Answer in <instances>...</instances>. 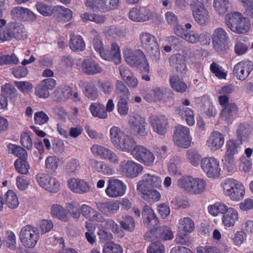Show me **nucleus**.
I'll return each mask as SVG.
<instances>
[{
    "label": "nucleus",
    "instance_id": "1",
    "mask_svg": "<svg viewBox=\"0 0 253 253\" xmlns=\"http://www.w3.org/2000/svg\"><path fill=\"white\" fill-rule=\"evenodd\" d=\"M124 54L126 62L133 67L139 69L142 73H148L149 66L146 56L140 50L133 52L131 49L126 48Z\"/></svg>",
    "mask_w": 253,
    "mask_h": 253
},
{
    "label": "nucleus",
    "instance_id": "2",
    "mask_svg": "<svg viewBox=\"0 0 253 253\" xmlns=\"http://www.w3.org/2000/svg\"><path fill=\"white\" fill-rule=\"evenodd\" d=\"M221 186L224 194L232 201H239L243 199L245 189L240 181L233 178L226 179L222 182Z\"/></svg>",
    "mask_w": 253,
    "mask_h": 253
},
{
    "label": "nucleus",
    "instance_id": "3",
    "mask_svg": "<svg viewBox=\"0 0 253 253\" xmlns=\"http://www.w3.org/2000/svg\"><path fill=\"white\" fill-rule=\"evenodd\" d=\"M19 238L24 247L27 248H33L40 239V233L37 227L31 225H27L21 228Z\"/></svg>",
    "mask_w": 253,
    "mask_h": 253
},
{
    "label": "nucleus",
    "instance_id": "4",
    "mask_svg": "<svg viewBox=\"0 0 253 253\" xmlns=\"http://www.w3.org/2000/svg\"><path fill=\"white\" fill-rule=\"evenodd\" d=\"M212 43L217 52L224 53L229 49L228 37L222 28H218L214 30L212 36Z\"/></svg>",
    "mask_w": 253,
    "mask_h": 253
},
{
    "label": "nucleus",
    "instance_id": "5",
    "mask_svg": "<svg viewBox=\"0 0 253 253\" xmlns=\"http://www.w3.org/2000/svg\"><path fill=\"white\" fill-rule=\"evenodd\" d=\"M139 37L142 47L150 55L157 58L160 54V50L155 37L147 32L142 33Z\"/></svg>",
    "mask_w": 253,
    "mask_h": 253
},
{
    "label": "nucleus",
    "instance_id": "6",
    "mask_svg": "<svg viewBox=\"0 0 253 253\" xmlns=\"http://www.w3.org/2000/svg\"><path fill=\"white\" fill-rule=\"evenodd\" d=\"M173 140L174 144L179 147L187 148L190 146L191 138L189 129L186 126L179 125L175 126Z\"/></svg>",
    "mask_w": 253,
    "mask_h": 253
},
{
    "label": "nucleus",
    "instance_id": "7",
    "mask_svg": "<svg viewBox=\"0 0 253 253\" xmlns=\"http://www.w3.org/2000/svg\"><path fill=\"white\" fill-rule=\"evenodd\" d=\"M201 167L209 178H215L220 175L219 161L214 157L203 158L201 161Z\"/></svg>",
    "mask_w": 253,
    "mask_h": 253
},
{
    "label": "nucleus",
    "instance_id": "8",
    "mask_svg": "<svg viewBox=\"0 0 253 253\" xmlns=\"http://www.w3.org/2000/svg\"><path fill=\"white\" fill-rule=\"evenodd\" d=\"M131 155L139 163L146 166L153 165L155 160L153 153L141 145L135 147L131 152Z\"/></svg>",
    "mask_w": 253,
    "mask_h": 253
},
{
    "label": "nucleus",
    "instance_id": "9",
    "mask_svg": "<svg viewBox=\"0 0 253 253\" xmlns=\"http://www.w3.org/2000/svg\"><path fill=\"white\" fill-rule=\"evenodd\" d=\"M36 179L40 186L49 192L56 193L59 190L60 183L55 177L45 173H38Z\"/></svg>",
    "mask_w": 253,
    "mask_h": 253
},
{
    "label": "nucleus",
    "instance_id": "10",
    "mask_svg": "<svg viewBox=\"0 0 253 253\" xmlns=\"http://www.w3.org/2000/svg\"><path fill=\"white\" fill-rule=\"evenodd\" d=\"M120 169L125 176L131 178L136 177L143 170V167L140 164L132 160L122 161Z\"/></svg>",
    "mask_w": 253,
    "mask_h": 253
},
{
    "label": "nucleus",
    "instance_id": "11",
    "mask_svg": "<svg viewBox=\"0 0 253 253\" xmlns=\"http://www.w3.org/2000/svg\"><path fill=\"white\" fill-rule=\"evenodd\" d=\"M131 129L134 134L138 136H145L148 134L146 130V123L145 119L138 114L130 117L128 121Z\"/></svg>",
    "mask_w": 253,
    "mask_h": 253
},
{
    "label": "nucleus",
    "instance_id": "12",
    "mask_svg": "<svg viewBox=\"0 0 253 253\" xmlns=\"http://www.w3.org/2000/svg\"><path fill=\"white\" fill-rule=\"evenodd\" d=\"M125 190L126 186L122 181L117 179H111L109 180L105 192L109 197L116 198L123 196Z\"/></svg>",
    "mask_w": 253,
    "mask_h": 253
},
{
    "label": "nucleus",
    "instance_id": "13",
    "mask_svg": "<svg viewBox=\"0 0 253 253\" xmlns=\"http://www.w3.org/2000/svg\"><path fill=\"white\" fill-rule=\"evenodd\" d=\"M253 68V63L248 60L242 61L236 64L233 69V75L240 80H245Z\"/></svg>",
    "mask_w": 253,
    "mask_h": 253
},
{
    "label": "nucleus",
    "instance_id": "14",
    "mask_svg": "<svg viewBox=\"0 0 253 253\" xmlns=\"http://www.w3.org/2000/svg\"><path fill=\"white\" fill-rule=\"evenodd\" d=\"M120 0H94L93 1L87 0L85 2L86 6L91 8L98 7L103 11H109L118 8Z\"/></svg>",
    "mask_w": 253,
    "mask_h": 253
},
{
    "label": "nucleus",
    "instance_id": "15",
    "mask_svg": "<svg viewBox=\"0 0 253 253\" xmlns=\"http://www.w3.org/2000/svg\"><path fill=\"white\" fill-rule=\"evenodd\" d=\"M2 34H1V41L10 40L16 34L25 33L24 25L19 23H10L6 27L2 29Z\"/></svg>",
    "mask_w": 253,
    "mask_h": 253
},
{
    "label": "nucleus",
    "instance_id": "16",
    "mask_svg": "<svg viewBox=\"0 0 253 253\" xmlns=\"http://www.w3.org/2000/svg\"><path fill=\"white\" fill-rule=\"evenodd\" d=\"M83 73L87 75H94L103 71L102 67L96 61L91 59H84L81 64Z\"/></svg>",
    "mask_w": 253,
    "mask_h": 253
},
{
    "label": "nucleus",
    "instance_id": "17",
    "mask_svg": "<svg viewBox=\"0 0 253 253\" xmlns=\"http://www.w3.org/2000/svg\"><path fill=\"white\" fill-rule=\"evenodd\" d=\"M193 16L195 20L200 25H206L210 21L209 11L202 3L196 4L193 9Z\"/></svg>",
    "mask_w": 253,
    "mask_h": 253
},
{
    "label": "nucleus",
    "instance_id": "18",
    "mask_svg": "<svg viewBox=\"0 0 253 253\" xmlns=\"http://www.w3.org/2000/svg\"><path fill=\"white\" fill-rule=\"evenodd\" d=\"M67 183L70 189L76 193H87L89 191L90 189L87 182L78 178H71L67 181Z\"/></svg>",
    "mask_w": 253,
    "mask_h": 253
},
{
    "label": "nucleus",
    "instance_id": "19",
    "mask_svg": "<svg viewBox=\"0 0 253 253\" xmlns=\"http://www.w3.org/2000/svg\"><path fill=\"white\" fill-rule=\"evenodd\" d=\"M145 226L148 228H155L159 221L153 210L148 205L143 207L142 211Z\"/></svg>",
    "mask_w": 253,
    "mask_h": 253
},
{
    "label": "nucleus",
    "instance_id": "20",
    "mask_svg": "<svg viewBox=\"0 0 253 253\" xmlns=\"http://www.w3.org/2000/svg\"><path fill=\"white\" fill-rule=\"evenodd\" d=\"M81 211L82 215L89 221L101 223L105 221V217L99 212L88 206L83 205Z\"/></svg>",
    "mask_w": 253,
    "mask_h": 253
},
{
    "label": "nucleus",
    "instance_id": "21",
    "mask_svg": "<svg viewBox=\"0 0 253 253\" xmlns=\"http://www.w3.org/2000/svg\"><path fill=\"white\" fill-rule=\"evenodd\" d=\"M150 122L155 132L161 135L165 133L168 125V119L166 117L163 115L152 117Z\"/></svg>",
    "mask_w": 253,
    "mask_h": 253
},
{
    "label": "nucleus",
    "instance_id": "22",
    "mask_svg": "<svg viewBox=\"0 0 253 253\" xmlns=\"http://www.w3.org/2000/svg\"><path fill=\"white\" fill-rule=\"evenodd\" d=\"M169 61L170 66L175 69L177 72L185 73L187 68L185 57L183 55L179 53L174 54L171 56Z\"/></svg>",
    "mask_w": 253,
    "mask_h": 253
},
{
    "label": "nucleus",
    "instance_id": "23",
    "mask_svg": "<svg viewBox=\"0 0 253 253\" xmlns=\"http://www.w3.org/2000/svg\"><path fill=\"white\" fill-rule=\"evenodd\" d=\"M96 208L102 213L111 215L117 211L119 208V203L117 201H107L96 203Z\"/></svg>",
    "mask_w": 253,
    "mask_h": 253
},
{
    "label": "nucleus",
    "instance_id": "24",
    "mask_svg": "<svg viewBox=\"0 0 253 253\" xmlns=\"http://www.w3.org/2000/svg\"><path fill=\"white\" fill-rule=\"evenodd\" d=\"M224 142V138L223 134L217 131L211 133L208 141V146L213 151L219 149Z\"/></svg>",
    "mask_w": 253,
    "mask_h": 253
},
{
    "label": "nucleus",
    "instance_id": "25",
    "mask_svg": "<svg viewBox=\"0 0 253 253\" xmlns=\"http://www.w3.org/2000/svg\"><path fill=\"white\" fill-rule=\"evenodd\" d=\"M102 58L109 61L113 60L116 64L120 63L121 58L119 46L116 43H113L111 50L105 49Z\"/></svg>",
    "mask_w": 253,
    "mask_h": 253
},
{
    "label": "nucleus",
    "instance_id": "26",
    "mask_svg": "<svg viewBox=\"0 0 253 253\" xmlns=\"http://www.w3.org/2000/svg\"><path fill=\"white\" fill-rule=\"evenodd\" d=\"M183 39L191 43H195L198 42L207 43L209 42L210 41L209 34L203 33L199 35L193 32H187Z\"/></svg>",
    "mask_w": 253,
    "mask_h": 253
},
{
    "label": "nucleus",
    "instance_id": "27",
    "mask_svg": "<svg viewBox=\"0 0 253 253\" xmlns=\"http://www.w3.org/2000/svg\"><path fill=\"white\" fill-rule=\"evenodd\" d=\"M243 15L241 13L234 11L227 14L225 17V21L227 27L232 32L234 30L239 22L243 18Z\"/></svg>",
    "mask_w": 253,
    "mask_h": 253
},
{
    "label": "nucleus",
    "instance_id": "28",
    "mask_svg": "<svg viewBox=\"0 0 253 253\" xmlns=\"http://www.w3.org/2000/svg\"><path fill=\"white\" fill-rule=\"evenodd\" d=\"M137 146L133 138L126 135L124 138L121 139L116 148L123 152H130L131 155V152Z\"/></svg>",
    "mask_w": 253,
    "mask_h": 253
},
{
    "label": "nucleus",
    "instance_id": "29",
    "mask_svg": "<svg viewBox=\"0 0 253 253\" xmlns=\"http://www.w3.org/2000/svg\"><path fill=\"white\" fill-rule=\"evenodd\" d=\"M238 112V108L235 103L227 104L221 111V118L228 122Z\"/></svg>",
    "mask_w": 253,
    "mask_h": 253
},
{
    "label": "nucleus",
    "instance_id": "30",
    "mask_svg": "<svg viewBox=\"0 0 253 253\" xmlns=\"http://www.w3.org/2000/svg\"><path fill=\"white\" fill-rule=\"evenodd\" d=\"M69 46L73 51H82L84 50L85 42L83 38L80 35L72 34L69 41Z\"/></svg>",
    "mask_w": 253,
    "mask_h": 253
},
{
    "label": "nucleus",
    "instance_id": "31",
    "mask_svg": "<svg viewBox=\"0 0 253 253\" xmlns=\"http://www.w3.org/2000/svg\"><path fill=\"white\" fill-rule=\"evenodd\" d=\"M1 204L6 205L9 208L15 209L19 205V201L16 194L12 190H8L1 200Z\"/></svg>",
    "mask_w": 253,
    "mask_h": 253
},
{
    "label": "nucleus",
    "instance_id": "32",
    "mask_svg": "<svg viewBox=\"0 0 253 253\" xmlns=\"http://www.w3.org/2000/svg\"><path fill=\"white\" fill-rule=\"evenodd\" d=\"M169 82L172 88L178 92L184 93L186 91L188 88L186 83L176 75L170 76Z\"/></svg>",
    "mask_w": 253,
    "mask_h": 253
},
{
    "label": "nucleus",
    "instance_id": "33",
    "mask_svg": "<svg viewBox=\"0 0 253 253\" xmlns=\"http://www.w3.org/2000/svg\"><path fill=\"white\" fill-rule=\"evenodd\" d=\"M194 229L195 223L191 218L186 217L179 220L178 225L179 232L190 234L194 231Z\"/></svg>",
    "mask_w": 253,
    "mask_h": 253
},
{
    "label": "nucleus",
    "instance_id": "34",
    "mask_svg": "<svg viewBox=\"0 0 253 253\" xmlns=\"http://www.w3.org/2000/svg\"><path fill=\"white\" fill-rule=\"evenodd\" d=\"M238 219V212L233 208H229L222 218V222L225 226H233Z\"/></svg>",
    "mask_w": 253,
    "mask_h": 253
},
{
    "label": "nucleus",
    "instance_id": "35",
    "mask_svg": "<svg viewBox=\"0 0 253 253\" xmlns=\"http://www.w3.org/2000/svg\"><path fill=\"white\" fill-rule=\"evenodd\" d=\"M110 135L112 143L116 148L126 134L118 127L113 126L110 130Z\"/></svg>",
    "mask_w": 253,
    "mask_h": 253
},
{
    "label": "nucleus",
    "instance_id": "36",
    "mask_svg": "<svg viewBox=\"0 0 253 253\" xmlns=\"http://www.w3.org/2000/svg\"><path fill=\"white\" fill-rule=\"evenodd\" d=\"M141 22L151 20L156 22L159 20V15L155 11H152L146 7L140 8Z\"/></svg>",
    "mask_w": 253,
    "mask_h": 253
},
{
    "label": "nucleus",
    "instance_id": "37",
    "mask_svg": "<svg viewBox=\"0 0 253 253\" xmlns=\"http://www.w3.org/2000/svg\"><path fill=\"white\" fill-rule=\"evenodd\" d=\"M213 7L219 14L226 13L232 7L228 0H214Z\"/></svg>",
    "mask_w": 253,
    "mask_h": 253
},
{
    "label": "nucleus",
    "instance_id": "38",
    "mask_svg": "<svg viewBox=\"0 0 253 253\" xmlns=\"http://www.w3.org/2000/svg\"><path fill=\"white\" fill-rule=\"evenodd\" d=\"M194 178L190 176H183L177 181L178 186L184 191L191 193Z\"/></svg>",
    "mask_w": 253,
    "mask_h": 253
},
{
    "label": "nucleus",
    "instance_id": "39",
    "mask_svg": "<svg viewBox=\"0 0 253 253\" xmlns=\"http://www.w3.org/2000/svg\"><path fill=\"white\" fill-rule=\"evenodd\" d=\"M116 87L118 99H129L130 92L124 83L121 81H117Z\"/></svg>",
    "mask_w": 253,
    "mask_h": 253
},
{
    "label": "nucleus",
    "instance_id": "40",
    "mask_svg": "<svg viewBox=\"0 0 253 253\" xmlns=\"http://www.w3.org/2000/svg\"><path fill=\"white\" fill-rule=\"evenodd\" d=\"M54 93L56 100H65L71 95V89L68 86H60L54 91Z\"/></svg>",
    "mask_w": 253,
    "mask_h": 253
},
{
    "label": "nucleus",
    "instance_id": "41",
    "mask_svg": "<svg viewBox=\"0 0 253 253\" xmlns=\"http://www.w3.org/2000/svg\"><path fill=\"white\" fill-rule=\"evenodd\" d=\"M51 214L61 220L65 222L68 221L65 210L59 205L55 204L51 207Z\"/></svg>",
    "mask_w": 253,
    "mask_h": 253
},
{
    "label": "nucleus",
    "instance_id": "42",
    "mask_svg": "<svg viewBox=\"0 0 253 253\" xmlns=\"http://www.w3.org/2000/svg\"><path fill=\"white\" fill-rule=\"evenodd\" d=\"M92 115L95 117L104 119L107 116V114L104 109V106L98 104H92L89 108Z\"/></svg>",
    "mask_w": 253,
    "mask_h": 253
},
{
    "label": "nucleus",
    "instance_id": "43",
    "mask_svg": "<svg viewBox=\"0 0 253 253\" xmlns=\"http://www.w3.org/2000/svg\"><path fill=\"white\" fill-rule=\"evenodd\" d=\"M206 188L205 180L200 178H194L192 187L191 194H201L203 193Z\"/></svg>",
    "mask_w": 253,
    "mask_h": 253
},
{
    "label": "nucleus",
    "instance_id": "44",
    "mask_svg": "<svg viewBox=\"0 0 253 253\" xmlns=\"http://www.w3.org/2000/svg\"><path fill=\"white\" fill-rule=\"evenodd\" d=\"M251 132V128L248 126L241 125L237 130V138L238 140L242 143L248 140Z\"/></svg>",
    "mask_w": 253,
    "mask_h": 253
},
{
    "label": "nucleus",
    "instance_id": "45",
    "mask_svg": "<svg viewBox=\"0 0 253 253\" xmlns=\"http://www.w3.org/2000/svg\"><path fill=\"white\" fill-rule=\"evenodd\" d=\"M250 28V24L247 18L243 17L233 31V32L238 34H243L247 33Z\"/></svg>",
    "mask_w": 253,
    "mask_h": 253
},
{
    "label": "nucleus",
    "instance_id": "46",
    "mask_svg": "<svg viewBox=\"0 0 253 253\" xmlns=\"http://www.w3.org/2000/svg\"><path fill=\"white\" fill-rule=\"evenodd\" d=\"M143 178L153 188H159L161 186L162 180L160 177L155 174L147 173Z\"/></svg>",
    "mask_w": 253,
    "mask_h": 253
},
{
    "label": "nucleus",
    "instance_id": "47",
    "mask_svg": "<svg viewBox=\"0 0 253 253\" xmlns=\"http://www.w3.org/2000/svg\"><path fill=\"white\" fill-rule=\"evenodd\" d=\"M165 246L159 241L151 243L147 250V253H165Z\"/></svg>",
    "mask_w": 253,
    "mask_h": 253
},
{
    "label": "nucleus",
    "instance_id": "48",
    "mask_svg": "<svg viewBox=\"0 0 253 253\" xmlns=\"http://www.w3.org/2000/svg\"><path fill=\"white\" fill-rule=\"evenodd\" d=\"M26 160H17L14 163L16 170L22 174H27L30 169V166Z\"/></svg>",
    "mask_w": 253,
    "mask_h": 253
},
{
    "label": "nucleus",
    "instance_id": "49",
    "mask_svg": "<svg viewBox=\"0 0 253 253\" xmlns=\"http://www.w3.org/2000/svg\"><path fill=\"white\" fill-rule=\"evenodd\" d=\"M97 227L98 229L97 234L101 242H105L112 239V234L108 232L102 224H97Z\"/></svg>",
    "mask_w": 253,
    "mask_h": 253
},
{
    "label": "nucleus",
    "instance_id": "50",
    "mask_svg": "<svg viewBox=\"0 0 253 253\" xmlns=\"http://www.w3.org/2000/svg\"><path fill=\"white\" fill-rule=\"evenodd\" d=\"M122 248L119 244L114 242L106 244L103 248V253H123Z\"/></svg>",
    "mask_w": 253,
    "mask_h": 253
},
{
    "label": "nucleus",
    "instance_id": "51",
    "mask_svg": "<svg viewBox=\"0 0 253 253\" xmlns=\"http://www.w3.org/2000/svg\"><path fill=\"white\" fill-rule=\"evenodd\" d=\"M152 188V187L144 178L142 180L139 181L137 184V190L142 198H143V196L147 194Z\"/></svg>",
    "mask_w": 253,
    "mask_h": 253
},
{
    "label": "nucleus",
    "instance_id": "52",
    "mask_svg": "<svg viewBox=\"0 0 253 253\" xmlns=\"http://www.w3.org/2000/svg\"><path fill=\"white\" fill-rule=\"evenodd\" d=\"M128 100L129 99H118L117 110L121 116H126L128 114Z\"/></svg>",
    "mask_w": 253,
    "mask_h": 253
},
{
    "label": "nucleus",
    "instance_id": "53",
    "mask_svg": "<svg viewBox=\"0 0 253 253\" xmlns=\"http://www.w3.org/2000/svg\"><path fill=\"white\" fill-rule=\"evenodd\" d=\"M58 158L56 157H48L45 160V168L48 172L54 171L58 167Z\"/></svg>",
    "mask_w": 253,
    "mask_h": 253
},
{
    "label": "nucleus",
    "instance_id": "54",
    "mask_svg": "<svg viewBox=\"0 0 253 253\" xmlns=\"http://www.w3.org/2000/svg\"><path fill=\"white\" fill-rule=\"evenodd\" d=\"M122 227L126 230L132 231L135 227V222L132 217L126 216L124 219L120 222Z\"/></svg>",
    "mask_w": 253,
    "mask_h": 253
},
{
    "label": "nucleus",
    "instance_id": "55",
    "mask_svg": "<svg viewBox=\"0 0 253 253\" xmlns=\"http://www.w3.org/2000/svg\"><path fill=\"white\" fill-rule=\"evenodd\" d=\"M142 198L148 202H156L160 200L161 194L157 190L152 188Z\"/></svg>",
    "mask_w": 253,
    "mask_h": 253
},
{
    "label": "nucleus",
    "instance_id": "56",
    "mask_svg": "<svg viewBox=\"0 0 253 253\" xmlns=\"http://www.w3.org/2000/svg\"><path fill=\"white\" fill-rule=\"evenodd\" d=\"M12 154L19 158V160L26 159L27 153L26 151L20 146L11 145L9 147Z\"/></svg>",
    "mask_w": 253,
    "mask_h": 253
},
{
    "label": "nucleus",
    "instance_id": "57",
    "mask_svg": "<svg viewBox=\"0 0 253 253\" xmlns=\"http://www.w3.org/2000/svg\"><path fill=\"white\" fill-rule=\"evenodd\" d=\"M187 158L189 162L194 166L199 164L201 156L195 150L190 149L187 152Z\"/></svg>",
    "mask_w": 253,
    "mask_h": 253
},
{
    "label": "nucleus",
    "instance_id": "58",
    "mask_svg": "<svg viewBox=\"0 0 253 253\" xmlns=\"http://www.w3.org/2000/svg\"><path fill=\"white\" fill-rule=\"evenodd\" d=\"M157 232L160 233V238L164 240H170L173 236L170 229L166 227H160L156 229Z\"/></svg>",
    "mask_w": 253,
    "mask_h": 253
},
{
    "label": "nucleus",
    "instance_id": "59",
    "mask_svg": "<svg viewBox=\"0 0 253 253\" xmlns=\"http://www.w3.org/2000/svg\"><path fill=\"white\" fill-rule=\"evenodd\" d=\"M84 93L88 98L91 99H95L98 96L97 89L95 85L89 83L85 86Z\"/></svg>",
    "mask_w": 253,
    "mask_h": 253
},
{
    "label": "nucleus",
    "instance_id": "60",
    "mask_svg": "<svg viewBox=\"0 0 253 253\" xmlns=\"http://www.w3.org/2000/svg\"><path fill=\"white\" fill-rule=\"evenodd\" d=\"M36 8L38 11L44 16H50L52 13L51 7L42 2H38L36 4Z\"/></svg>",
    "mask_w": 253,
    "mask_h": 253
},
{
    "label": "nucleus",
    "instance_id": "61",
    "mask_svg": "<svg viewBox=\"0 0 253 253\" xmlns=\"http://www.w3.org/2000/svg\"><path fill=\"white\" fill-rule=\"evenodd\" d=\"M108 148L101 145L94 144L91 148V151L93 155L104 158L107 152Z\"/></svg>",
    "mask_w": 253,
    "mask_h": 253
},
{
    "label": "nucleus",
    "instance_id": "62",
    "mask_svg": "<svg viewBox=\"0 0 253 253\" xmlns=\"http://www.w3.org/2000/svg\"><path fill=\"white\" fill-rule=\"evenodd\" d=\"M35 94L41 98H47L49 96L48 90L41 83L35 88Z\"/></svg>",
    "mask_w": 253,
    "mask_h": 253
},
{
    "label": "nucleus",
    "instance_id": "63",
    "mask_svg": "<svg viewBox=\"0 0 253 253\" xmlns=\"http://www.w3.org/2000/svg\"><path fill=\"white\" fill-rule=\"evenodd\" d=\"M14 84L16 86L23 92H28L33 87L32 84L29 82L15 81L14 82Z\"/></svg>",
    "mask_w": 253,
    "mask_h": 253
},
{
    "label": "nucleus",
    "instance_id": "64",
    "mask_svg": "<svg viewBox=\"0 0 253 253\" xmlns=\"http://www.w3.org/2000/svg\"><path fill=\"white\" fill-rule=\"evenodd\" d=\"M53 227V223L51 220L43 219L39 223V227L42 233L49 232Z\"/></svg>",
    "mask_w": 253,
    "mask_h": 253
}]
</instances>
